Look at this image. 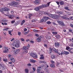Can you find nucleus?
<instances>
[{"label": "nucleus", "mask_w": 73, "mask_h": 73, "mask_svg": "<svg viewBox=\"0 0 73 73\" xmlns=\"http://www.w3.org/2000/svg\"><path fill=\"white\" fill-rule=\"evenodd\" d=\"M48 7V5L47 4L42 5L39 6L37 7H35L34 9V10L38 12L40 11V9H42L44 8H45Z\"/></svg>", "instance_id": "obj_1"}, {"label": "nucleus", "mask_w": 73, "mask_h": 73, "mask_svg": "<svg viewBox=\"0 0 73 73\" xmlns=\"http://www.w3.org/2000/svg\"><path fill=\"white\" fill-rule=\"evenodd\" d=\"M47 15L48 16H49L51 18H52V19H57L59 18V16L57 15H52L51 14H47Z\"/></svg>", "instance_id": "obj_2"}, {"label": "nucleus", "mask_w": 73, "mask_h": 73, "mask_svg": "<svg viewBox=\"0 0 73 73\" xmlns=\"http://www.w3.org/2000/svg\"><path fill=\"white\" fill-rule=\"evenodd\" d=\"M48 49L49 50V51L50 52H48V54H52V53L51 52H52V51H54V52H57L56 51V49L54 47H50Z\"/></svg>", "instance_id": "obj_3"}, {"label": "nucleus", "mask_w": 73, "mask_h": 73, "mask_svg": "<svg viewBox=\"0 0 73 73\" xmlns=\"http://www.w3.org/2000/svg\"><path fill=\"white\" fill-rule=\"evenodd\" d=\"M13 45L16 48H19L20 45L19 44V42L17 41H15L13 43Z\"/></svg>", "instance_id": "obj_4"}, {"label": "nucleus", "mask_w": 73, "mask_h": 73, "mask_svg": "<svg viewBox=\"0 0 73 73\" xmlns=\"http://www.w3.org/2000/svg\"><path fill=\"white\" fill-rule=\"evenodd\" d=\"M57 53H58L59 55H62V54L68 55V54H69V52L63 50L61 52V53H60V52H58Z\"/></svg>", "instance_id": "obj_5"}, {"label": "nucleus", "mask_w": 73, "mask_h": 73, "mask_svg": "<svg viewBox=\"0 0 73 73\" xmlns=\"http://www.w3.org/2000/svg\"><path fill=\"white\" fill-rule=\"evenodd\" d=\"M4 11H6L8 12L9 11V9L7 7L2 8L0 9V11L2 12V13H4Z\"/></svg>", "instance_id": "obj_6"}, {"label": "nucleus", "mask_w": 73, "mask_h": 73, "mask_svg": "<svg viewBox=\"0 0 73 73\" xmlns=\"http://www.w3.org/2000/svg\"><path fill=\"white\" fill-rule=\"evenodd\" d=\"M49 19V17H44L40 20V23H43L44 22H45V21H46V20H48Z\"/></svg>", "instance_id": "obj_7"}, {"label": "nucleus", "mask_w": 73, "mask_h": 73, "mask_svg": "<svg viewBox=\"0 0 73 73\" xmlns=\"http://www.w3.org/2000/svg\"><path fill=\"white\" fill-rule=\"evenodd\" d=\"M0 67L1 68V70H4L5 69V66L4 64L2 63H0Z\"/></svg>", "instance_id": "obj_8"}, {"label": "nucleus", "mask_w": 73, "mask_h": 73, "mask_svg": "<svg viewBox=\"0 0 73 73\" xmlns=\"http://www.w3.org/2000/svg\"><path fill=\"white\" fill-rule=\"evenodd\" d=\"M19 4V3L16 2H12L11 3V5L13 7H16V5H18Z\"/></svg>", "instance_id": "obj_9"}, {"label": "nucleus", "mask_w": 73, "mask_h": 73, "mask_svg": "<svg viewBox=\"0 0 73 73\" xmlns=\"http://www.w3.org/2000/svg\"><path fill=\"white\" fill-rule=\"evenodd\" d=\"M20 50L19 49H17L16 50H15L14 51V53L15 54H17L20 52Z\"/></svg>", "instance_id": "obj_10"}, {"label": "nucleus", "mask_w": 73, "mask_h": 73, "mask_svg": "<svg viewBox=\"0 0 73 73\" xmlns=\"http://www.w3.org/2000/svg\"><path fill=\"white\" fill-rule=\"evenodd\" d=\"M58 23L59 25H61L62 26H63V27L65 26V25L63 21H58Z\"/></svg>", "instance_id": "obj_11"}, {"label": "nucleus", "mask_w": 73, "mask_h": 73, "mask_svg": "<svg viewBox=\"0 0 73 73\" xmlns=\"http://www.w3.org/2000/svg\"><path fill=\"white\" fill-rule=\"evenodd\" d=\"M30 56L33 57L35 58H37V55L36 54H35L34 53H31L30 54Z\"/></svg>", "instance_id": "obj_12"}, {"label": "nucleus", "mask_w": 73, "mask_h": 73, "mask_svg": "<svg viewBox=\"0 0 73 73\" xmlns=\"http://www.w3.org/2000/svg\"><path fill=\"white\" fill-rule=\"evenodd\" d=\"M4 48L5 50H3V52H4V53H7L9 51L8 48L7 47H4Z\"/></svg>", "instance_id": "obj_13"}, {"label": "nucleus", "mask_w": 73, "mask_h": 73, "mask_svg": "<svg viewBox=\"0 0 73 73\" xmlns=\"http://www.w3.org/2000/svg\"><path fill=\"white\" fill-rule=\"evenodd\" d=\"M34 3L36 5L40 4V0H35Z\"/></svg>", "instance_id": "obj_14"}, {"label": "nucleus", "mask_w": 73, "mask_h": 73, "mask_svg": "<svg viewBox=\"0 0 73 73\" xmlns=\"http://www.w3.org/2000/svg\"><path fill=\"white\" fill-rule=\"evenodd\" d=\"M36 41L38 42H40L41 41V37L40 36L38 37V38L36 39Z\"/></svg>", "instance_id": "obj_15"}, {"label": "nucleus", "mask_w": 73, "mask_h": 73, "mask_svg": "<svg viewBox=\"0 0 73 73\" xmlns=\"http://www.w3.org/2000/svg\"><path fill=\"white\" fill-rule=\"evenodd\" d=\"M55 46H57V47H59L60 46V43L58 42H56L55 43Z\"/></svg>", "instance_id": "obj_16"}, {"label": "nucleus", "mask_w": 73, "mask_h": 73, "mask_svg": "<svg viewBox=\"0 0 73 73\" xmlns=\"http://www.w3.org/2000/svg\"><path fill=\"white\" fill-rule=\"evenodd\" d=\"M43 11H40L39 13H38V14L39 15L41 16V15H43Z\"/></svg>", "instance_id": "obj_17"}, {"label": "nucleus", "mask_w": 73, "mask_h": 73, "mask_svg": "<svg viewBox=\"0 0 73 73\" xmlns=\"http://www.w3.org/2000/svg\"><path fill=\"white\" fill-rule=\"evenodd\" d=\"M40 57L39 58V59L40 60H43L44 59V56L42 54H41L40 55Z\"/></svg>", "instance_id": "obj_18"}, {"label": "nucleus", "mask_w": 73, "mask_h": 73, "mask_svg": "<svg viewBox=\"0 0 73 73\" xmlns=\"http://www.w3.org/2000/svg\"><path fill=\"white\" fill-rule=\"evenodd\" d=\"M24 50H28V48L27 46H24L23 47Z\"/></svg>", "instance_id": "obj_19"}, {"label": "nucleus", "mask_w": 73, "mask_h": 73, "mask_svg": "<svg viewBox=\"0 0 73 73\" xmlns=\"http://www.w3.org/2000/svg\"><path fill=\"white\" fill-rule=\"evenodd\" d=\"M15 17V15H14L9 16V19H13V17Z\"/></svg>", "instance_id": "obj_20"}, {"label": "nucleus", "mask_w": 73, "mask_h": 73, "mask_svg": "<svg viewBox=\"0 0 73 73\" xmlns=\"http://www.w3.org/2000/svg\"><path fill=\"white\" fill-rule=\"evenodd\" d=\"M56 57V55H52L51 56V58L52 59H54Z\"/></svg>", "instance_id": "obj_21"}, {"label": "nucleus", "mask_w": 73, "mask_h": 73, "mask_svg": "<svg viewBox=\"0 0 73 73\" xmlns=\"http://www.w3.org/2000/svg\"><path fill=\"white\" fill-rule=\"evenodd\" d=\"M10 60L13 62H15V60L14 59V58H10Z\"/></svg>", "instance_id": "obj_22"}, {"label": "nucleus", "mask_w": 73, "mask_h": 73, "mask_svg": "<svg viewBox=\"0 0 73 73\" xmlns=\"http://www.w3.org/2000/svg\"><path fill=\"white\" fill-rule=\"evenodd\" d=\"M50 67L52 68H55V66H54V64H51L50 65Z\"/></svg>", "instance_id": "obj_23"}, {"label": "nucleus", "mask_w": 73, "mask_h": 73, "mask_svg": "<svg viewBox=\"0 0 73 73\" xmlns=\"http://www.w3.org/2000/svg\"><path fill=\"white\" fill-rule=\"evenodd\" d=\"M55 37L56 38H58V39H59L61 37L60 36V35H57L55 36Z\"/></svg>", "instance_id": "obj_24"}, {"label": "nucleus", "mask_w": 73, "mask_h": 73, "mask_svg": "<svg viewBox=\"0 0 73 73\" xmlns=\"http://www.w3.org/2000/svg\"><path fill=\"white\" fill-rule=\"evenodd\" d=\"M25 20H23L21 23V25H23L24 23H25Z\"/></svg>", "instance_id": "obj_25"}, {"label": "nucleus", "mask_w": 73, "mask_h": 73, "mask_svg": "<svg viewBox=\"0 0 73 73\" xmlns=\"http://www.w3.org/2000/svg\"><path fill=\"white\" fill-rule=\"evenodd\" d=\"M30 62H33V63H35V62H36V61L35 60H33V59H31L30 60Z\"/></svg>", "instance_id": "obj_26"}, {"label": "nucleus", "mask_w": 73, "mask_h": 73, "mask_svg": "<svg viewBox=\"0 0 73 73\" xmlns=\"http://www.w3.org/2000/svg\"><path fill=\"white\" fill-rule=\"evenodd\" d=\"M60 5H64V2L63 1H61L60 2Z\"/></svg>", "instance_id": "obj_27"}, {"label": "nucleus", "mask_w": 73, "mask_h": 73, "mask_svg": "<svg viewBox=\"0 0 73 73\" xmlns=\"http://www.w3.org/2000/svg\"><path fill=\"white\" fill-rule=\"evenodd\" d=\"M44 70L46 72H48V71L49 70V69L47 68H44Z\"/></svg>", "instance_id": "obj_28"}, {"label": "nucleus", "mask_w": 73, "mask_h": 73, "mask_svg": "<svg viewBox=\"0 0 73 73\" xmlns=\"http://www.w3.org/2000/svg\"><path fill=\"white\" fill-rule=\"evenodd\" d=\"M32 14H29V19H31V17H32Z\"/></svg>", "instance_id": "obj_29"}, {"label": "nucleus", "mask_w": 73, "mask_h": 73, "mask_svg": "<svg viewBox=\"0 0 73 73\" xmlns=\"http://www.w3.org/2000/svg\"><path fill=\"white\" fill-rule=\"evenodd\" d=\"M25 73H28V72H29V70H28V69L27 68L25 69Z\"/></svg>", "instance_id": "obj_30"}, {"label": "nucleus", "mask_w": 73, "mask_h": 73, "mask_svg": "<svg viewBox=\"0 0 73 73\" xmlns=\"http://www.w3.org/2000/svg\"><path fill=\"white\" fill-rule=\"evenodd\" d=\"M65 9H66L67 10V11H70V10L69 9V7H64Z\"/></svg>", "instance_id": "obj_31"}, {"label": "nucleus", "mask_w": 73, "mask_h": 73, "mask_svg": "<svg viewBox=\"0 0 73 73\" xmlns=\"http://www.w3.org/2000/svg\"><path fill=\"white\" fill-rule=\"evenodd\" d=\"M52 33L53 35H57V33L56 32H52Z\"/></svg>", "instance_id": "obj_32"}, {"label": "nucleus", "mask_w": 73, "mask_h": 73, "mask_svg": "<svg viewBox=\"0 0 73 73\" xmlns=\"http://www.w3.org/2000/svg\"><path fill=\"white\" fill-rule=\"evenodd\" d=\"M62 19H67V17L64 16H62Z\"/></svg>", "instance_id": "obj_33"}, {"label": "nucleus", "mask_w": 73, "mask_h": 73, "mask_svg": "<svg viewBox=\"0 0 73 73\" xmlns=\"http://www.w3.org/2000/svg\"><path fill=\"white\" fill-rule=\"evenodd\" d=\"M9 28H5V29H3V31H8V29H9Z\"/></svg>", "instance_id": "obj_34"}, {"label": "nucleus", "mask_w": 73, "mask_h": 73, "mask_svg": "<svg viewBox=\"0 0 73 73\" xmlns=\"http://www.w3.org/2000/svg\"><path fill=\"white\" fill-rule=\"evenodd\" d=\"M8 32H9V33L10 35H11V36H12V34H11V31H8Z\"/></svg>", "instance_id": "obj_35"}, {"label": "nucleus", "mask_w": 73, "mask_h": 73, "mask_svg": "<svg viewBox=\"0 0 73 73\" xmlns=\"http://www.w3.org/2000/svg\"><path fill=\"white\" fill-rule=\"evenodd\" d=\"M46 23L47 24H51V22H50V21H48L46 22Z\"/></svg>", "instance_id": "obj_36"}, {"label": "nucleus", "mask_w": 73, "mask_h": 73, "mask_svg": "<svg viewBox=\"0 0 73 73\" xmlns=\"http://www.w3.org/2000/svg\"><path fill=\"white\" fill-rule=\"evenodd\" d=\"M3 61H5V62H7L8 61V60L6 59H3Z\"/></svg>", "instance_id": "obj_37"}, {"label": "nucleus", "mask_w": 73, "mask_h": 73, "mask_svg": "<svg viewBox=\"0 0 73 73\" xmlns=\"http://www.w3.org/2000/svg\"><path fill=\"white\" fill-rule=\"evenodd\" d=\"M70 49V47L69 46H67L66 48V50H68Z\"/></svg>", "instance_id": "obj_38"}, {"label": "nucleus", "mask_w": 73, "mask_h": 73, "mask_svg": "<svg viewBox=\"0 0 73 73\" xmlns=\"http://www.w3.org/2000/svg\"><path fill=\"white\" fill-rule=\"evenodd\" d=\"M59 13H60V14L61 15H62L63 13V12L62 11H60L58 12Z\"/></svg>", "instance_id": "obj_39"}, {"label": "nucleus", "mask_w": 73, "mask_h": 73, "mask_svg": "<svg viewBox=\"0 0 73 73\" xmlns=\"http://www.w3.org/2000/svg\"><path fill=\"white\" fill-rule=\"evenodd\" d=\"M31 21L32 23H33V22H35V21H36L35 20L33 19Z\"/></svg>", "instance_id": "obj_40"}, {"label": "nucleus", "mask_w": 73, "mask_h": 73, "mask_svg": "<svg viewBox=\"0 0 73 73\" xmlns=\"http://www.w3.org/2000/svg\"><path fill=\"white\" fill-rule=\"evenodd\" d=\"M33 71H34V72H35L36 71V68H35V67H33Z\"/></svg>", "instance_id": "obj_41"}, {"label": "nucleus", "mask_w": 73, "mask_h": 73, "mask_svg": "<svg viewBox=\"0 0 73 73\" xmlns=\"http://www.w3.org/2000/svg\"><path fill=\"white\" fill-rule=\"evenodd\" d=\"M15 22V21H11V24H13Z\"/></svg>", "instance_id": "obj_42"}, {"label": "nucleus", "mask_w": 73, "mask_h": 73, "mask_svg": "<svg viewBox=\"0 0 73 73\" xmlns=\"http://www.w3.org/2000/svg\"><path fill=\"white\" fill-rule=\"evenodd\" d=\"M27 65L28 66H31V63L28 64H27Z\"/></svg>", "instance_id": "obj_43"}, {"label": "nucleus", "mask_w": 73, "mask_h": 73, "mask_svg": "<svg viewBox=\"0 0 73 73\" xmlns=\"http://www.w3.org/2000/svg\"><path fill=\"white\" fill-rule=\"evenodd\" d=\"M30 42L31 43H32V44H33V43H34V41L33 40H30Z\"/></svg>", "instance_id": "obj_44"}, {"label": "nucleus", "mask_w": 73, "mask_h": 73, "mask_svg": "<svg viewBox=\"0 0 73 73\" xmlns=\"http://www.w3.org/2000/svg\"><path fill=\"white\" fill-rule=\"evenodd\" d=\"M70 26L71 27H72V28H73V25L72 24L70 23Z\"/></svg>", "instance_id": "obj_45"}, {"label": "nucleus", "mask_w": 73, "mask_h": 73, "mask_svg": "<svg viewBox=\"0 0 73 73\" xmlns=\"http://www.w3.org/2000/svg\"><path fill=\"white\" fill-rule=\"evenodd\" d=\"M15 40V38H13L11 39V41L12 42H13V41H14Z\"/></svg>", "instance_id": "obj_46"}, {"label": "nucleus", "mask_w": 73, "mask_h": 73, "mask_svg": "<svg viewBox=\"0 0 73 73\" xmlns=\"http://www.w3.org/2000/svg\"><path fill=\"white\" fill-rule=\"evenodd\" d=\"M35 36L36 37H38V36H39V35L37 34H35Z\"/></svg>", "instance_id": "obj_47"}, {"label": "nucleus", "mask_w": 73, "mask_h": 73, "mask_svg": "<svg viewBox=\"0 0 73 73\" xmlns=\"http://www.w3.org/2000/svg\"><path fill=\"white\" fill-rule=\"evenodd\" d=\"M21 32H18V35L19 36H20V35H21Z\"/></svg>", "instance_id": "obj_48"}, {"label": "nucleus", "mask_w": 73, "mask_h": 73, "mask_svg": "<svg viewBox=\"0 0 73 73\" xmlns=\"http://www.w3.org/2000/svg\"><path fill=\"white\" fill-rule=\"evenodd\" d=\"M51 32H53L54 31H55V30L54 29H52L51 30Z\"/></svg>", "instance_id": "obj_49"}, {"label": "nucleus", "mask_w": 73, "mask_h": 73, "mask_svg": "<svg viewBox=\"0 0 73 73\" xmlns=\"http://www.w3.org/2000/svg\"><path fill=\"white\" fill-rule=\"evenodd\" d=\"M40 69H37V72H40Z\"/></svg>", "instance_id": "obj_50"}, {"label": "nucleus", "mask_w": 73, "mask_h": 73, "mask_svg": "<svg viewBox=\"0 0 73 73\" xmlns=\"http://www.w3.org/2000/svg\"><path fill=\"white\" fill-rule=\"evenodd\" d=\"M44 47H46V48H48V46H47V44H44Z\"/></svg>", "instance_id": "obj_51"}, {"label": "nucleus", "mask_w": 73, "mask_h": 73, "mask_svg": "<svg viewBox=\"0 0 73 73\" xmlns=\"http://www.w3.org/2000/svg\"><path fill=\"white\" fill-rule=\"evenodd\" d=\"M27 31V28H25L24 30V32H26Z\"/></svg>", "instance_id": "obj_52"}, {"label": "nucleus", "mask_w": 73, "mask_h": 73, "mask_svg": "<svg viewBox=\"0 0 73 73\" xmlns=\"http://www.w3.org/2000/svg\"><path fill=\"white\" fill-rule=\"evenodd\" d=\"M69 31L70 32H72V30L71 29H69Z\"/></svg>", "instance_id": "obj_53"}, {"label": "nucleus", "mask_w": 73, "mask_h": 73, "mask_svg": "<svg viewBox=\"0 0 73 73\" xmlns=\"http://www.w3.org/2000/svg\"><path fill=\"white\" fill-rule=\"evenodd\" d=\"M51 62L52 64H54V62L53 60L51 61Z\"/></svg>", "instance_id": "obj_54"}, {"label": "nucleus", "mask_w": 73, "mask_h": 73, "mask_svg": "<svg viewBox=\"0 0 73 73\" xmlns=\"http://www.w3.org/2000/svg\"><path fill=\"white\" fill-rule=\"evenodd\" d=\"M56 2L57 3V4H58V5L59 4H60V2H59L56 1Z\"/></svg>", "instance_id": "obj_55"}, {"label": "nucleus", "mask_w": 73, "mask_h": 73, "mask_svg": "<svg viewBox=\"0 0 73 73\" xmlns=\"http://www.w3.org/2000/svg\"><path fill=\"white\" fill-rule=\"evenodd\" d=\"M21 41H24V40H25L23 38H21Z\"/></svg>", "instance_id": "obj_56"}, {"label": "nucleus", "mask_w": 73, "mask_h": 73, "mask_svg": "<svg viewBox=\"0 0 73 73\" xmlns=\"http://www.w3.org/2000/svg\"><path fill=\"white\" fill-rule=\"evenodd\" d=\"M7 23L6 22L4 23V25H7Z\"/></svg>", "instance_id": "obj_57"}, {"label": "nucleus", "mask_w": 73, "mask_h": 73, "mask_svg": "<svg viewBox=\"0 0 73 73\" xmlns=\"http://www.w3.org/2000/svg\"><path fill=\"white\" fill-rule=\"evenodd\" d=\"M38 69H41V67H38Z\"/></svg>", "instance_id": "obj_58"}, {"label": "nucleus", "mask_w": 73, "mask_h": 73, "mask_svg": "<svg viewBox=\"0 0 73 73\" xmlns=\"http://www.w3.org/2000/svg\"><path fill=\"white\" fill-rule=\"evenodd\" d=\"M11 12L12 13V14H13L14 13V11H11Z\"/></svg>", "instance_id": "obj_59"}, {"label": "nucleus", "mask_w": 73, "mask_h": 73, "mask_svg": "<svg viewBox=\"0 0 73 73\" xmlns=\"http://www.w3.org/2000/svg\"><path fill=\"white\" fill-rule=\"evenodd\" d=\"M33 31L34 32H37V30H36L35 29H34Z\"/></svg>", "instance_id": "obj_60"}, {"label": "nucleus", "mask_w": 73, "mask_h": 73, "mask_svg": "<svg viewBox=\"0 0 73 73\" xmlns=\"http://www.w3.org/2000/svg\"><path fill=\"white\" fill-rule=\"evenodd\" d=\"M24 52H25L26 53H28V50H27L25 51H24Z\"/></svg>", "instance_id": "obj_61"}, {"label": "nucleus", "mask_w": 73, "mask_h": 73, "mask_svg": "<svg viewBox=\"0 0 73 73\" xmlns=\"http://www.w3.org/2000/svg\"><path fill=\"white\" fill-rule=\"evenodd\" d=\"M50 3H51V2H49L48 3H47V5H49V4H50Z\"/></svg>", "instance_id": "obj_62"}, {"label": "nucleus", "mask_w": 73, "mask_h": 73, "mask_svg": "<svg viewBox=\"0 0 73 73\" xmlns=\"http://www.w3.org/2000/svg\"><path fill=\"white\" fill-rule=\"evenodd\" d=\"M12 62H9V64H12Z\"/></svg>", "instance_id": "obj_63"}, {"label": "nucleus", "mask_w": 73, "mask_h": 73, "mask_svg": "<svg viewBox=\"0 0 73 73\" xmlns=\"http://www.w3.org/2000/svg\"><path fill=\"white\" fill-rule=\"evenodd\" d=\"M11 66H14V64H11Z\"/></svg>", "instance_id": "obj_64"}]
</instances>
